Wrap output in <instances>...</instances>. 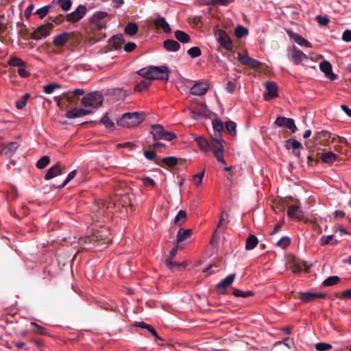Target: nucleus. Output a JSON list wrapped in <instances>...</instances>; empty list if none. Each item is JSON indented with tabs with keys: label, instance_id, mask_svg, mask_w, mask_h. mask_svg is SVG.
<instances>
[{
	"label": "nucleus",
	"instance_id": "obj_1",
	"mask_svg": "<svg viewBox=\"0 0 351 351\" xmlns=\"http://www.w3.org/2000/svg\"><path fill=\"white\" fill-rule=\"evenodd\" d=\"M137 73L151 81L154 80H167L169 77L170 71L166 66H151L143 68L137 71Z\"/></svg>",
	"mask_w": 351,
	"mask_h": 351
},
{
	"label": "nucleus",
	"instance_id": "obj_2",
	"mask_svg": "<svg viewBox=\"0 0 351 351\" xmlns=\"http://www.w3.org/2000/svg\"><path fill=\"white\" fill-rule=\"evenodd\" d=\"M145 119L142 112H127L117 121V125L123 128L135 127L141 124Z\"/></svg>",
	"mask_w": 351,
	"mask_h": 351
},
{
	"label": "nucleus",
	"instance_id": "obj_3",
	"mask_svg": "<svg viewBox=\"0 0 351 351\" xmlns=\"http://www.w3.org/2000/svg\"><path fill=\"white\" fill-rule=\"evenodd\" d=\"M150 134L153 139L156 141L159 140L171 141L176 138V134L166 131L164 127L160 124L152 125L151 126Z\"/></svg>",
	"mask_w": 351,
	"mask_h": 351
},
{
	"label": "nucleus",
	"instance_id": "obj_4",
	"mask_svg": "<svg viewBox=\"0 0 351 351\" xmlns=\"http://www.w3.org/2000/svg\"><path fill=\"white\" fill-rule=\"evenodd\" d=\"M103 95L99 92H92L86 95L82 100V105L86 108H98L103 102Z\"/></svg>",
	"mask_w": 351,
	"mask_h": 351
},
{
	"label": "nucleus",
	"instance_id": "obj_5",
	"mask_svg": "<svg viewBox=\"0 0 351 351\" xmlns=\"http://www.w3.org/2000/svg\"><path fill=\"white\" fill-rule=\"evenodd\" d=\"M213 152L217 162L221 165H225L226 161L223 158V141L221 138H215V144L213 145Z\"/></svg>",
	"mask_w": 351,
	"mask_h": 351
},
{
	"label": "nucleus",
	"instance_id": "obj_6",
	"mask_svg": "<svg viewBox=\"0 0 351 351\" xmlns=\"http://www.w3.org/2000/svg\"><path fill=\"white\" fill-rule=\"evenodd\" d=\"M274 124L278 127L287 128L289 129L293 133H295L298 130L294 120L291 118L278 117L274 121Z\"/></svg>",
	"mask_w": 351,
	"mask_h": 351
},
{
	"label": "nucleus",
	"instance_id": "obj_7",
	"mask_svg": "<svg viewBox=\"0 0 351 351\" xmlns=\"http://www.w3.org/2000/svg\"><path fill=\"white\" fill-rule=\"evenodd\" d=\"M209 89V85L206 82H197L191 88L189 93L192 95H204Z\"/></svg>",
	"mask_w": 351,
	"mask_h": 351
},
{
	"label": "nucleus",
	"instance_id": "obj_8",
	"mask_svg": "<svg viewBox=\"0 0 351 351\" xmlns=\"http://www.w3.org/2000/svg\"><path fill=\"white\" fill-rule=\"evenodd\" d=\"M216 40L227 51L232 50V43L228 35L224 31H219L218 34L216 35Z\"/></svg>",
	"mask_w": 351,
	"mask_h": 351
},
{
	"label": "nucleus",
	"instance_id": "obj_9",
	"mask_svg": "<svg viewBox=\"0 0 351 351\" xmlns=\"http://www.w3.org/2000/svg\"><path fill=\"white\" fill-rule=\"evenodd\" d=\"M235 276V274H231L218 282L216 285L217 292L221 294H225L227 289L232 285Z\"/></svg>",
	"mask_w": 351,
	"mask_h": 351
},
{
	"label": "nucleus",
	"instance_id": "obj_10",
	"mask_svg": "<svg viewBox=\"0 0 351 351\" xmlns=\"http://www.w3.org/2000/svg\"><path fill=\"white\" fill-rule=\"evenodd\" d=\"M53 27V24L47 23L37 28L36 31L32 36V38L36 40H41L43 38L48 36Z\"/></svg>",
	"mask_w": 351,
	"mask_h": 351
},
{
	"label": "nucleus",
	"instance_id": "obj_11",
	"mask_svg": "<svg viewBox=\"0 0 351 351\" xmlns=\"http://www.w3.org/2000/svg\"><path fill=\"white\" fill-rule=\"evenodd\" d=\"M93 112V110L92 109L86 108V107L77 108L67 111L66 113V117L68 119H75L86 116Z\"/></svg>",
	"mask_w": 351,
	"mask_h": 351
},
{
	"label": "nucleus",
	"instance_id": "obj_12",
	"mask_svg": "<svg viewBox=\"0 0 351 351\" xmlns=\"http://www.w3.org/2000/svg\"><path fill=\"white\" fill-rule=\"evenodd\" d=\"M193 138L202 150L206 152L213 150V145L215 144V138H213L210 142H208L207 139L202 136L195 135Z\"/></svg>",
	"mask_w": 351,
	"mask_h": 351
},
{
	"label": "nucleus",
	"instance_id": "obj_13",
	"mask_svg": "<svg viewBox=\"0 0 351 351\" xmlns=\"http://www.w3.org/2000/svg\"><path fill=\"white\" fill-rule=\"evenodd\" d=\"M86 12V6L80 5L73 12L68 14L67 21L72 23L77 22L84 17Z\"/></svg>",
	"mask_w": 351,
	"mask_h": 351
},
{
	"label": "nucleus",
	"instance_id": "obj_14",
	"mask_svg": "<svg viewBox=\"0 0 351 351\" xmlns=\"http://www.w3.org/2000/svg\"><path fill=\"white\" fill-rule=\"evenodd\" d=\"M238 59L241 64L248 66L252 69L258 68L261 64L258 60L252 58L247 54L239 53Z\"/></svg>",
	"mask_w": 351,
	"mask_h": 351
},
{
	"label": "nucleus",
	"instance_id": "obj_15",
	"mask_svg": "<svg viewBox=\"0 0 351 351\" xmlns=\"http://www.w3.org/2000/svg\"><path fill=\"white\" fill-rule=\"evenodd\" d=\"M292 61L295 64H303L308 61L307 56L297 47H293L291 51Z\"/></svg>",
	"mask_w": 351,
	"mask_h": 351
},
{
	"label": "nucleus",
	"instance_id": "obj_16",
	"mask_svg": "<svg viewBox=\"0 0 351 351\" xmlns=\"http://www.w3.org/2000/svg\"><path fill=\"white\" fill-rule=\"evenodd\" d=\"M266 93L264 94L265 100H270L278 97V86L274 82H267L265 84Z\"/></svg>",
	"mask_w": 351,
	"mask_h": 351
},
{
	"label": "nucleus",
	"instance_id": "obj_17",
	"mask_svg": "<svg viewBox=\"0 0 351 351\" xmlns=\"http://www.w3.org/2000/svg\"><path fill=\"white\" fill-rule=\"evenodd\" d=\"M319 69L330 80H334L336 78V75L332 73V65L328 61L322 62L319 64Z\"/></svg>",
	"mask_w": 351,
	"mask_h": 351
},
{
	"label": "nucleus",
	"instance_id": "obj_18",
	"mask_svg": "<svg viewBox=\"0 0 351 351\" xmlns=\"http://www.w3.org/2000/svg\"><path fill=\"white\" fill-rule=\"evenodd\" d=\"M153 22L158 29H162L165 33H170L171 32L169 24L164 17L158 15Z\"/></svg>",
	"mask_w": 351,
	"mask_h": 351
},
{
	"label": "nucleus",
	"instance_id": "obj_19",
	"mask_svg": "<svg viewBox=\"0 0 351 351\" xmlns=\"http://www.w3.org/2000/svg\"><path fill=\"white\" fill-rule=\"evenodd\" d=\"M289 36L291 40L296 43L298 45H299L300 46L306 47H311V44L308 40L303 38L302 36H300V35H298L297 34H295V33L291 32H289Z\"/></svg>",
	"mask_w": 351,
	"mask_h": 351
},
{
	"label": "nucleus",
	"instance_id": "obj_20",
	"mask_svg": "<svg viewBox=\"0 0 351 351\" xmlns=\"http://www.w3.org/2000/svg\"><path fill=\"white\" fill-rule=\"evenodd\" d=\"M62 174V170L58 164L55 165L54 166L49 168L45 176V180H49L52 178Z\"/></svg>",
	"mask_w": 351,
	"mask_h": 351
},
{
	"label": "nucleus",
	"instance_id": "obj_21",
	"mask_svg": "<svg viewBox=\"0 0 351 351\" xmlns=\"http://www.w3.org/2000/svg\"><path fill=\"white\" fill-rule=\"evenodd\" d=\"M164 48L170 52H176L180 49V45L176 40L167 39L163 43Z\"/></svg>",
	"mask_w": 351,
	"mask_h": 351
},
{
	"label": "nucleus",
	"instance_id": "obj_22",
	"mask_svg": "<svg viewBox=\"0 0 351 351\" xmlns=\"http://www.w3.org/2000/svg\"><path fill=\"white\" fill-rule=\"evenodd\" d=\"M192 235L191 229L180 228L178 231L176 236V241L178 243H181L186 239L190 238Z\"/></svg>",
	"mask_w": 351,
	"mask_h": 351
},
{
	"label": "nucleus",
	"instance_id": "obj_23",
	"mask_svg": "<svg viewBox=\"0 0 351 351\" xmlns=\"http://www.w3.org/2000/svg\"><path fill=\"white\" fill-rule=\"evenodd\" d=\"M213 127L214 131L215 132V136H213V138H221V139H223L221 136V131L223 129V122L219 119H214L213 121ZM222 141H223V140Z\"/></svg>",
	"mask_w": 351,
	"mask_h": 351
},
{
	"label": "nucleus",
	"instance_id": "obj_24",
	"mask_svg": "<svg viewBox=\"0 0 351 351\" xmlns=\"http://www.w3.org/2000/svg\"><path fill=\"white\" fill-rule=\"evenodd\" d=\"M124 43L123 36L119 34L113 36L110 40V45L117 49L120 48Z\"/></svg>",
	"mask_w": 351,
	"mask_h": 351
},
{
	"label": "nucleus",
	"instance_id": "obj_25",
	"mask_svg": "<svg viewBox=\"0 0 351 351\" xmlns=\"http://www.w3.org/2000/svg\"><path fill=\"white\" fill-rule=\"evenodd\" d=\"M258 243L257 237L253 234H250L246 239L245 249L247 250H253Z\"/></svg>",
	"mask_w": 351,
	"mask_h": 351
},
{
	"label": "nucleus",
	"instance_id": "obj_26",
	"mask_svg": "<svg viewBox=\"0 0 351 351\" xmlns=\"http://www.w3.org/2000/svg\"><path fill=\"white\" fill-rule=\"evenodd\" d=\"M175 37L179 42L182 43H187L191 40L189 35L182 30H176L175 32Z\"/></svg>",
	"mask_w": 351,
	"mask_h": 351
},
{
	"label": "nucleus",
	"instance_id": "obj_27",
	"mask_svg": "<svg viewBox=\"0 0 351 351\" xmlns=\"http://www.w3.org/2000/svg\"><path fill=\"white\" fill-rule=\"evenodd\" d=\"M287 215L290 217H299L302 215V212L300 206L291 205L287 210Z\"/></svg>",
	"mask_w": 351,
	"mask_h": 351
},
{
	"label": "nucleus",
	"instance_id": "obj_28",
	"mask_svg": "<svg viewBox=\"0 0 351 351\" xmlns=\"http://www.w3.org/2000/svg\"><path fill=\"white\" fill-rule=\"evenodd\" d=\"M338 241L334 238L332 234L324 235L320 238L319 243L322 245H334L337 243Z\"/></svg>",
	"mask_w": 351,
	"mask_h": 351
},
{
	"label": "nucleus",
	"instance_id": "obj_29",
	"mask_svg": "<svg viewBox=\"0 0 351 351\" xmlns=\"http://www.w3.org/2000/svg\"><path fill=\"white\" fill-rule=\"evenodd\" d=\"M68 33L64 32L56 36L53 40V43L56 46H62L67 41Z\"/></svg>",
	"mask_w": 351,
	"mask_h": 351
},
{
	"label": "nucleus",
	"instance_id": "obj_30",
	"mask_svg": "<svg viewBox=\"0 0 351 351\" xmlns=\"http://www.w3.org/2000/svg\"><path fill=\"white\" fill-rule=\"evenodd\" d=\"M151 84L152 81L148 78H145L136 84L134 90L138 92H143L151 85Z\"/></svg>",
	"mask_w": 351,
	"mask_h": 351
},
{
	"label": "nucleus",
	"instance_id": "obj_31",
	"mask_svg": "<svg viewBox=\"0 0 351 351\" xmlns=\"http://www.w3.org/2000/svg\"><path fill=\"white\" fill-rule=\"evenodd\" d=\"M84 93V91L83 89H81V88H75L73 90H69L66 93H63V97L69 101L70 102H72L73 101V98L71 96V94H73V95H78V96H82L83 95Z\"/></svg>",
	"mask_w": 351,
	"mask_h": 351
},
{
	"label": "nucleus",
	"instance_id": "obj_32",
	"mask_svg": "<svg viewBox=\"0 0 351 351\" xmlns=\"http://www.w3.org/2000/svg\"><path fill=\"white\" fill-rule=\"evenodd\" d=\"M321 159L324 163H331L336 160L337 156L333 152H328L322 155Z\"/></svg>",
	"mask_w": 351,
	"mask_h": 351
},
{
	"label": "nucleus",
	"instance_id": "obj_33",
	"mask_svg": "<svg viewBox=\"0 0 351 351\" xmlns=\"http://www.w3.org/2000/svg\"><path fill=\"white\" fill-rule=\"evenodd\" d=\"M137 31L138 26L134 23H130L125 27V33L131 36L135 35Z\"/></svg>",
	"mask_w": 351,
	"mask_h": 351
},
{
	"label": "nucleus",
	"instance_id": "obj_34",
	"mask_svg": "<svg viewBox=\"0 0 351 351\" xmlns=\"http://www.w3.org/2000/svg\"><path fill=\"white\" fill-rule=\"evenodd\" d=\"M229 215L226 211H223L220 215L217 228H224L229 222Z\"/></svg>",
	"mask_w": 351,
	"mask_h": 351
},
{
	"label": "nucleus",
	"instance_id": "obj_35",
	"mask_svg": "<svg viewBox=\"0 0 351 351\" xmlns=\"http://www.w3.org/2000/svg\"><path fill=\"white\" fill-rule=\"evenodd\" d=\"M339 281V277L337 276H332L325 279L322 284L325 287H330L337 285Z\"/></svg>",
	"mask_w": 351,
	"mask_h": 351
},
{
	"label": "nucleus",
	"instance_id": "obj_36",
	"mask_svg": "<svg viewBox=\"0 0 351 351\" xmlns=\"http://www.w3.org/2000/svg\"><path fill=\"white\" fill-rule=\"evenodd\" d=\"M234 1V0H208L207 4L213 6L218 5L222 6H227Z\"/></svg>",
	"mask_w": 351,
	"mask_h": 351
},
{
	"label": "nucleus",
	"instance_id": "obj_37",
	"mask_svg": "<svg viewBox=\"0 0 351 351\" xmlns=\"http://www.w3.org/2000/svg\"><path fill=\"white\" fill-rule=\"evenodd\" d=\"M291 243V239L289 237L284 236L276 242V245L282 249L287 248Z\"/></svg>",
	"mask_w": 351,
	"mask_h": 351
},
{
	"label": "nucleus",
	"instance_id": "obj_38",
	"mask_svg": "<svg viewBox=\"0 0 351 351\" xmlns=\"http://www.w3.org/2000/svg\"><path fill=\"white\" fill-rule=\"evenodd\" d=\"M162 162L168 167H173L177 165L178 158L175 156L165 157L162 159Z\"/></svg>",
	"mask_w": 351,
	"mask_h": 351
},
{
	"label": "nucleus",
	"instance_id": "obj_39",
	"mask_svg": "<svg viewBox=\"0 0 351 351\" xmlns=\"http://www.w3.org/2000/svg\"><path fill=\"white\" fill-rule=\"evenodd\" d=\"M233 294L236 297L248 298L254 295L252 291H241L239 289H234Z\"/></svg>",
	"mask_w": 351,
	"mask_h": 351
},
{
	"label": "nucleus",
	"instance_id": "obj_40",
	"mask_svg": "<svg viewBox=\"0 0 351 351\" xmlns=\"http://www.w3.org/2000/svg\"><path fill=\"white\" fill-rule=\"evenodd\" d=\"M226 130L232 136H235L237 134L236 128L237 124L235 122L232 121H228L226 123Z\"/></svg>",
	"mask_w": 351,
	"mask_h": 351
},
{
	"label": "nucleus",
	"instance_id": "obj_41",
	"mask_svg": "<svg viewBox=\"0 0 351 351\" xmlns=\"http://www.w3.org/2000/svg\"><path fill=\"white\" fill-rule=\"evenodd\" d=\"M286 147L287 149H298L302 147V144L295 139H289L286 141Z\"/></svg>",
	"mask_w": 351,
	"mask_h": 351
},
{
	"label": "nucleus",
	"instance_id": "obj_42",
	"mask_svg": "<svg viewBox=\"0 0 351 351\" xmlns=\"http://www.w3.org/2000/svg\"><path fill=\"white\" fill-rule=\"evenodd\" d=\"M50 162V159L47 156L40 158L36 162V167L39 169L45 168Z\"/></svg>",
	"mask_w": 351,
	"mask_h": 351
},
{
	"label": "nucleus",
	"instance_id": "obj_43",
	"mask_svg": "<svg viewBox=\"0 0 351 351\" xmlns=\"http://www.w3.org/2000/svg\"><path fill=\"white\" fill-rule=\"evenodd\" d=\"M248 34V30L243 26L239 25L235 29V35L238 38H242Z\"/></svg>",
	"mask_w": 351,
	"mask_h": 351
},
{
	"label": "nucleus",
	"instance_id": "obj_44",
	"mask_svg": "<svg viewBox=\"0 0 351 351\" xmlns=\"http://www.w3.org/2000/svg\"><path fill=\"white\" fill-rule=\"evenodd\" d=\"M300 299L305 302H309L315 300V294L311 292H304L300 293Z\"/></svg>",
	"mask_w": 351,
	"mask_h": 351
},
{
	"label": "nucleus",
	"instance_id": "obj_45",
	"mask_svg": "<svg viewBox=\"0 0 351 351\" xmlns=\"http://www.w3.org/2000/svg\"><path fill=\"white\" fill-rule=\"evenodd\" d=\"M101 122L105 125L106 128H112L114 126V122L109 118L108 113H106L101 119Z\"/></svg>",
	"mask_w": 351,
	"mask_h": 351
},
{
	"label": "nucleus",
	"instance_id": "obj_46",
	"mask_svg": "<svg viewBox=\"0 0 351 351\" xmlns=\"http://www.w3.org/2000/svg\"><path fill=\"white\" fill-rule=\"evenodd\" d=\"M50 7L49 5H45L38 9L35 14L38 15L40 19H43L48 14Z\"/></svg>",
	"mask_w": 351,
	"mask_h": 351
},
{
	"label": "nucleus",
	"instance_id": "obj_47",
	"mask_svg": "<svg viewBox=\"0 0 351 351\" xmlns=\"http://www.w3.org/2000/svg\"><path fill=\"white\" fill-rule=\"evenodd\" d=\"M58 3L64 11L69 10L72 5L71 0H58Z\"/></svg>",
	"mask_w": 351,
	"mask_h": 351
},
{
	"label": "nucleus",
	"instance_id": "obj_48",
	"mask_svg": "<svg viewBox=\"0 0 351 351\" xmlns=\"http://www.w3.org/2000/svg\"><path fill=\"white\" fill-rule=\"evenodd\" d=\"M59 88H60V85L59 84H49L44 86V91L46 94H51L54 89Z\"/></svg>",
	"mask_w": 351,
	"mask_h": 351
},
{
	"label": "nucleus",
	"instance_id": "obj_49",
	"mask_svg": "<svg viewBox=\"0 0 351 351\" xmlns=\"http://www.w3.org/2000/svg\"><path fill=\"white\" fill-rule=\"evenodd\" d=\"M8 64L20 68L24 66V62L19 58H13L9 60Z\"/></svg>",
	"mask_w": 351,
	"mask_h": 351
},
{
	"label": "nucleus",
	"instance_id": "obj_50",
	"mask_svg": "<svg viewBox=\"0 0 351 351\" xmlns=\"http://www.w3.org/2000/svg\"><path fill=\"white\" fill-rule=\"evenodd\" d=\"M77 171L73 170L71 171L67 176L66 178L64 180V181L62 182V184L58 186V188H63L72 179L74 178V177L76 176Z\"/></svg>",
	"mask_w": 351,
	"mask_h": 351
},
{
	"label": "nucleus",
	"instance_id": "obj_51",
	"mask_svg": "<svg viewBox=\"0 0 351 351\" xmlns=\"http://www.w3.org/2000/svg\"><path fill=\"white\" fill-rule=\"evenodd\" d=\"M317 351H326L332 348V346L327 343L319 342L315 345Z\"/></svg>",
	"mask_w": 351,
	"mask_h": 351
},
{
	"label": "nucleus",
	"instance_id": "obj_52",
	"mask_svg": "<svg viewBox=\"0 0 351 351\" xmlns=\"http://www.w3.org/2000/svg\"><path fill=\"white\" fill-rule=\"evenodd\" d=\"M188 53L192 58H197L201 55V50L197 47H193L188 50Z\"/></svg>",
	"mask_w": 351,
	"mask_h": 351
},
{
	"label": "nucleus",
	"instance_id": "obj_53",
	"mask_svg": "<svg viewBox=\"0 0 351 351\" xmlns=\"http://www.w3.org/2000/svg\"><path fill=\"white\" fill-rule=\"evenodd\" d=\"M113 93L115 95L125 97H127V96L131 95V91H130V90H124L121 88H116L114 90Z\"/></svg>",
	"mask_w": 351,
	"mask_h": 351
},
{
	"label": "nucleus",
	"instance_id": "obj_54",
	"mask_svg": "<svg viewBox=\"0 0 351 351\" xmlns=\"http://www.w3.org/2000/svg\"><path fill=\"white\" fill-rule=\"evenodd\" d=\"M204 176V171H201L193 176V181L199 186L202 184Z\"/></svg>",
	"mask_w": 351,
	"mask_h": 351
},
{
	"label": "nucleus",
	"instance_id": "obj_55",
	"mask_svg": "<svg viewBox=\"0 0 351 351\" xmlns=\"http://www.w3.org/2000/svg\"><path fill=\"white\" fill-rule=\"evenodd\" d=\"M186 212L185 210H179V212L175 217L174 222L176 223H178L180 222V221L184 220L186 219Z\"/></svg>",
	"mask_w": 351,
	"mask_h": 351
},
{
	"label": "nucleus",
	"instance_id": "obj_56",
	"mask_svg": "<svg viewBox=\"0 0 351 351\" xmlns=\"http://www.w3.org/2000/svg\"><path fill=\"white\" fill-rule=\"evenodd\" d=\"M19 147V143L17 142H10L7 146L6 149L10 154H13Z\"/></svg>",
	"mask_w": 351,
	"mask_h": 351
},
{
	"label": "nucleus",
	"instance_id": "obj_57",
	"mask_svg": "<svg viewBox=\"0 0 351 351\" xmlns=\"http://www.w3.org/2000/svg\"><path fill=\"white\" fill-rule=\"evenodd\" d=\"M317 23L321 25H327L329 23V19L326 16L317 15L316 16Z\"/></svg>",
	"mask_w": 351,
	"mask_h": 351
},
{
	"label": "nucleus",
	"instance_id": "obj_58",
	"mask_svg": "<svg viewBox=\"0 0 351 351\" xmlns=\"http://www.w3.org/2000/svg\"><path fill=\"white\" fill-rule=\"evenodd\" d=\"M144 156L147 160H153L156 158V154L154 151L146 150L144 152Z\"/></svg>",
	"mask_w": 351,
	"mask_h": 351
},
{
	"label": "nucleus",
	"instance_id": "obj_59",
	"mask_svg": "<svg viewBox=\"0 0 351 351\" xmlns=\"http://www.w3.org/2000/svg\"><path fill=\"white\" fill-rule=\"evenodd\" d=\"M342 40L345 42H351V31L346 29L343 32Z\"/></svg>",
	"mask_w": 351,
	"mask_h": 351
},
{
	"label": "nucleus",
	"instance_id": "obj_60",
	"mask_svg": "<svg viewBox=\"0 0 351 351\" xmlns=\"http://www.w3.org/2000/svg\"><path fill=\"white\" fill-rule=\"evenodd\" d=\"M136 45L133 42H129L126 43L124 46V50L127 52L132 51L135 48Z\"/></svg>",
	"mask_w": 351,
	"mask_h": 351
},
{
	"label": "nucleus",
	"instance_id": "obj_61",
	"mask_svg": "<svg viewBox=\"0 0 351 351\" xmlns=\"http://www.w3.org/2000/svg\"><path fill=\"white\" fill-rule=\"evenodd\" d=\"M26 105V99L25 97H22L19 100L16 101V107L21 110Z\"/></svg>",
	"mask_w": 351,
	"mask_h": 351
},
{
	"label": "nucleus",
	"instance_id": "obj_62",
	"mask_svg": "<svg viewBox=\"0 0 351 351\" xmlns=\"http://www.w3.org/2000/svg\"><path fill=\"white\" fill-rule=\"evenodd\" d=\"M143 182L145 185H151L152 186H156V182L152 178L145 177L142 179Z\"/></svg>",
	"mask_w": 351,
	"mask_h": 351
},
{
	"label": "nucleus",
	"instance_id": "obj_63",
	"mask_svg": "<svg viewBox=\"0 0 351 351\" xmlns=\"http://www.w3.org/2000/svg\"><path fill=\"white\" fill-rule=\"evenodd\" d=\"M226 90L229 93H232L234 92V85L231 81L228 82V83L226 84Z\"/></svg>",
	"mask_w": 351,
	"mask_h": 351
},
{
	"label": "nucleus",
	"instance_id": "obj_64",
	"mask_svg": "<svg viewBox=\"0 0 351 351\" xmlns=\"http://www.w3.org/2000/svg\"><path fill=\"white\" fill-rule=\"evenodd\" d=\"M341 297L345 299H351V289H346L341 293Z\"/></svg>",
	"mask_w": 351,
	"mask_h": 351
}]
</instances>
